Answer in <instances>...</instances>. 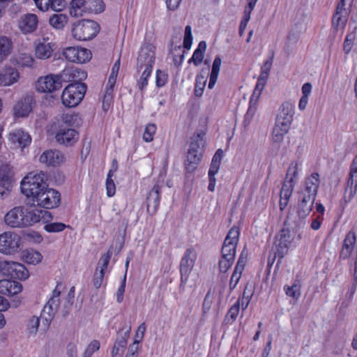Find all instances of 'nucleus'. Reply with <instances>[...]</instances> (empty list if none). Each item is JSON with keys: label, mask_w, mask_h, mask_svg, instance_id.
Instances as JSON below:
<instances>
[{"label": "nucleus", "mask_w": 357, "mask_h": 357, "mask_svg": "<svg viewBox=\"0 0 357 357\" xmlns=\"http://www.w3.org/2000/svg\"><path fill=\"white\" fill-rule=\"evenodd\" d=\"M47 175L40 173L30 172L21 181V191L27 197H32L33 202L45 208H54L61 202L60 193L47 187Z\"/></svg>", "instance_id": "f257e3e1"}, {"label": "nucleus", "mask_w": 357, "mask_h": 357, "mask_svg": "<svg viewBox=\"0 0 357 357\" xmlns=\"http://www.w3.org/2000/svg\"><path fill=\"white\" fill-rule=\"evenodd\" d=\"M204 133H198L192 137V140L188 149L187 160L185 161V168L188 172H192L197 169V165L201 160V158L204 151Z\"/></svg>", "instance_id": "f03ea898"}, {"label": "nucleus", "mask_w": 357, "mask_h": 357, "mask_svg": "<svg viewBox=\"0 0 357 357\" xmlns=\"http://www.w3.org/2000/svg\"><path fill=\"white\" fill-rule=\"evenodd\" d=\"M272 66V59L267 60L261 67V72L257 80L253 93L250 98L249 107L247 110V117H252L257 109L258 100L264 88L266 79Z\"/></svg>", "instance_id": "7ed1b4c3"}, {"label": "nucleus", "mask_w": 357, "mask_h": 357, "mask_svg": "<svg viewBox=\"0 0 357 357\" xmlns=\"http://www.w3.org/2000/svg\"><path fill=\"white\" fill-rule=\"evenodd\" d=\"M86 88V84L79 82L68 84L61 94L63 105L66 107L78 105L84 97Z\"/></svg>", "instance_id": "20e7f679"}, {"label": "nucleus", "mask_w": 357, "mask_h": 357, "mask_svg": "<svg viewBox=\"0 0 357 357\" xmlns=\"http://www.w3.org/2000/svg\"><path fill=\"white\" fill-rule=\"evenodd\" d=\"M100 31L99 24L91 20H82L75 22L72 27V36L77 40H89Z\"/></svg>", "instance_id": "39448f33"}, {"label": "nucleus", "mask_w": 357, "mask_h": 357, "mask_svg": "<svg viewBox=\"0 0 357 357\" xmlns=\"http://www.w3.org/2000/svg\"><path fill=\"white\" fill-rule=\"evenodd\" d=\"M61 284H57L56 288L52 291V296L48 301L47 303L44 306L42 310V330L43 331H47V330L49 328L54 314L59 308L60 303L59 296L61 294V291L58 289V287Z\"/></svg>", "instance_id": "423d86ee"}, {"label": "nucleus", "mask_w": 357, "mask_h": 357, "mask_svg": "<svg viewBox=\"0 0 357 357\" xmlns=\"http://www.w3.org/2000/svg\"><path fill=\"white\" fill-rule=\"evenodd\" d=\"M155 47L150 43L142 45L137 61L138 72L143 70H152L155 62Z\"/></svg>", "instance_id": "0eeeda50"}, {"label": "nucleus", "mask_w": 357, "mask_h": 357, "mask_svg": "<svg viewBox=\"0 0 357 357\" xmlns=\"http://www.w3.org/2000/svg\"><path fill=\"white\" fill-rule=\"evenodd\" d=\"M197 258V253L193 248H189L185 250L180 261V273L181 284H185L188 281L195 261Z\"/></svg>", "instance_id": "6e6552de"}, {"label": "nucleus", "mask_w": 357, "mask_h": 357, "mask_svg": "<svg viewBox=\"0 0 357 357\" xmlns=\"http://www.w3.org/2000/svg\"><path fill=\"white\" fill-rule=\"evenodd\" d=\"M23 213L25 227L32 226L40 220L46 222L52 219L49 211L31 206H23Z\"/></svg>", "instance_id": "1a4fd4ad"}, {"label": "nucleus", "mask_w": 357, "mask_h": 357, "mask_svg": "<svg viewBox=\"0 0 357 357\" xmlns=\"http://www.w3.org/2000/svg\"><path fill=\"white\" fill-rule=\"evenodd\" d=\"M0 271L3 275L13 279L25 280L29 277V272L26 267L15 261H0Z\"/></svg>", "instance_id": "9d476101"}, {"label": "nucleus", "mask_w": 357, "mask_h": 357, "mask_svg": "<svg viewBox=\"0 0 357 357\" xmlns=\"http://www.w3.org/2000/svg\"><path fill=\"white\" fill-rule=\"evenodd\" d=\"M62 87L61 76L48 75L40 77L36 82V89L42 93H52Z\"/></svg>", "instance_id": "9b49d317"}, {"label": "nucleus", "mask_w": 357, "mask_h": 357, "mask_svg": "<svg viewBox=\"0 0 357 357\" xmlns=\"http://www.w3.org/2000/svg\"><path fill=\"white\" fill-rule=\"evenodd\" d=\"M20 239L17 234L10 231L0 234V252L6 255L14 254L20 248Z\"/></svg>", "instance_id": "f8f14e48"}, {"label": "nucleus", "mask_w": 357, "mask_h": 357, "mask_svg": "<svg viewBox=\"0 0 357 357\" xmlns=\"http://www.w3.org/2000/svg\"><path fill=\"white\" fill-rule=\"evenodd\" d=\"M63 55L68 61L79 63L87 62L91 58L90 50L79 47H68L64 49Z\"/></svg>", "instance_id": "ddd939ff"}, {"label": "nucleus", "mask_w": 357, "mask_h": 357, "mask_svg": "<svg viewBox=\"0 0 357 357\" xmlns=\"http://www.w3.org/2000/svg\"><path fill=\"white\" fill-rule=\"evenodd\" d=\"M36 105L33 96L26 94L22 97L14 105L13 112L15 117H27L32 112L33 106Z\"/></svg>", "instance_id": "4468645a"}, {"label": "nucleus", "mask_w": 357, "mask_h": 357, "mask_svg": "<svg viewBox=\"0 0 357 357\" xmlns=\"http://www.w3.org/2000/svg\"><path fill=\"white\" fill-rule=\"evenodd\" d=\"M38 25V18L36 14L26 13L20 16L17 26L20 30L24 34L34 32Z\"/></svg>", "instance_id": "2eb2a0df"}, {"label": "nucleus", "mask_w": 357, "mask_h": 357, "mask_svg": "<svg viewBox=\"0 0 357 357\" xmlns=\"http://www.w3.org/2000/svg\"><path fill=\"white\" fill-rule=\"evenodd\" d=\"M23 214V206L14 207L6 214L4 221L11 227H25Z\"/></svg>", "instance_id": "dca6fc26"}, {"label": "nucleus", "mask_w": 357, "mask_h": 357, "mask_svg": "<svg viewBox=\"0 0 357 357\" xmlns=\"http://www.w3.org/2000/svg\"><path fill=\"white\" fill-rule=\"evenodd\" d=\"M13 170L8 164L0 166V195L3 197L12 187Z\"/></svg>", "instance_id": "f3484780"}, {"label": "nucleus", "mask_w": 357, "mask_h": 357, "mask_svg": "<svg viewBox=\"0 0 357 357\" xmlns=\"http://www.w3.org/2000/svg\"><path fill=\"white\" fill-rule=\"evenodd\" d=\"M319 185V175L318 173H312L305 179L304 188L301 190L299 195L316 199Z\"/></svg>", "instance_id": "a211bd4d"}, {"label": "nucleus", "mask_w": 357, "mask_h": 357, "mask_svg": "<svg viewBox=\"0 0 357 357\" xmlns=\"http://www.w3.org/2000/svg\"><path fill=\"white\" fill-rule=\"evenodd\" d=\"M41 163L48 166H56L65 161L64 155L59 150H47L40 156Z\"/></svg>", "instance_id": "6ab92c4d"}, {"label": "nucleus", "mask_w": 357, "mask_h": 357, "mask_svg": "<svg viewBox=\"0 0 357 357\" xmlns=\"http://www.w3.org/2000/svg\"><path fill=\"white\" fill-rule=\"evenodd\" d=\"M38 9L43 12L52 10L55 12L63 10L66 6L65 0H33Z\"/></svg>", "instance_id": "aec40b11"}, {"label": "nucleus", "mask_w": 357, "mask_h": 357, "mask_svg": "<svg viewBox=\"0 0 357 357\" xmlns=\"http://www.w3.org/2000/svg\"><path fill=\"white\" fill-rule=\"evenodd\" d=\"M55 138L60 144L68 146L73 145L78 140L79 135L74 129H60Z\"/></svg>", "instance_id": "412c9836"}, {"label": "nucleus", "mask_w": 357, "mask_h": 357, "mask_svg": "<svg viewBox=\"0 0 357 357\" xmlns=\"http://www.w3.org/2000/svg\"><path fill=\"white\" fill-rule=\"evenodd\" d=\"M298 165L295 162L290 163L283 185L280 191L293 192L295 183L294 179L298 176Z\"/></svg>", "instance_id": "4be33fe9"}, {"label": "nucleus", "mask_w": 357, "mask_h": 357, "mask_svg": "<svg viewBox=\"0 0 357 357\" xmlns=\"http://www.w3.org/2000/svg\"><path fill=\"white\" fill-rule=\"evenodd\" d=\"M160 187L155 185L150 190L146 198V210L148 213L153 215L156 213L160 202Z\"/></svg>", "instance_id": "5701e85b"}, {"label": "nucleus", "mask_w": 357, "mask_h": 357, "mask_svg": "<svg viewBox=\"0 0 357 357\" xmlns=\"http://www.w3.org/2000/svg\"><path fill=\"white\" fill-rule=\"evenodd\" d=\"M315 199L305 196V195H299L297 214L301 219L305 218L311 212Z\"/></svg>", "instance_id": "b1692460"}, {"label": "nucleus", "mask_w": 357, "mask_h": 357, "mask_svg": "<svg viewBox=\"0 0 357 357\" xmlns=\"http://www.w3.org/2000/svg\"><path fill=\"white\" fill-rule=\"evenodd\" d=\"M294 106L290 102H284L280 107L276 121L291 126L294 114Z\"/></svg>", "instance_id": "393cba45"}, {"label": "nucleus", "mask_w": 357, "mask_h": 357, "mask_svg": "<svg viewBox=\"0 0 357 357\" xmlns=\"http://www.w3.org/2000/svg\"><path fill=\"white\" fill-rule=\"evenodd\" d=\"M9 139L13 144L17 145L21 149L29 146L31 142L30 135L22 130H16L10 132Z\"/></svg>", "instance_id": "a878e982"}, {"label": "nucleus", "mask_w": 357, "mask_h": 357, "mask_svg": "<svg viewBox=\"0 0 357 357\" xmlns=\"http://www.w3.org/2000/svg\"><path fill=\"white\" fill-rule=\"evenodd\" d=\"M13 43L10 38L6 36H0V63L4 62L12 54Z\"/></svg>", "instance_id": "bb28decb"}, {"label": "nucleus", "mask_w": 357, "mask_h": 357, "mask_svg": "<svg viewBox=\"0 0 357 357\" xmlns=\"http://www.w3.org/2000/svg\"><path fill=\"white\" fill-rule=\"evenodd\" d=\"M61 11L56 12L50 16L48 23L53 29L61 31L64 29L68 22V17L67 15L60 13Z\"/></svg>", "instance_id": "cd10ccee"}, {"label": "nucleus", "mask_w": 357, "mask_h": 357, "mask_svg": "<svg viewBox=\"0 0 357 357\" xmlns=\"http://www.w3.org/2000/svg\"><path fill=\"white\" fill-rule=\"evenodd\" d=\"M356 234L353 231H350L347 234L342 250L340 252V257L343 259H347L349 257H350L351 254L352 253L354 245L356 243Z\"/></svg>", "instance_id": "c85d7f7f"}, {"label": "nucleus", "mask_w": 357, "mask_h": 357, "mask_svg": "<svg viewBox=\"0 0 357 357\" xmlns=\"http://www.w3.org/2000/svg\"><path fill=\"white\" fill-rule=\"evenodd\" d=\"M1 84L3 86H9L15 83L20 77L18 71L13 68H8L0 72Z\"/></svg>", "instance_id": "c756f323"}, {"label": "nucleus", "mask_w": 357, "mask_h": 357, "mask_svg": "<svg viewBox=\"0 0 357 357\" xmlns=\"http://www.w3.org/2000/svg\"><path fill=\"white\" fill-rule=\"evenodd\" d=\"M290 126L284 123L276 121L272 132L273 141L276 143L281 142L284 135L288 132Z\"/></svg>", "instance_id": "7c9ffc66"}, {"label": "nucleus", "mask_w": 357, "mask_h": 357, "mask_svg": "<svg viewBox=\"0 0 357 357\" xmlns=\"http://www.w3.org/2000/svg\"><path fill=\"white\" fill-rule=\"evenodd\" d=\"M245 261H244L243 257L241 256L230 280L229 286L231 289H234L239 282L241 275L245 269Z\"/></svg>", "instance_id": "2f4dec72"}, {"label": "nucleus", "mask_w": 357, "mask_h": 357, "mask_svg": "<svg viewBox=\"0 0 357 357\" xmlns=\"http://www.w3.org/2000/svg\"><path fill=\"white\" fill-rule=\"evenodd\" d=\"M290 244L284 243L283 241L275 239V246L273 248V261H275L278 257L279 259L284 257L288 252L289 246Z\"/></svg>", "instance_id": "473e14b6"}, {"label": "nucleus", "mask_w": 357, "mask_h": 357, "mask_svg": "<svg viewBox=\"0 0 357 357\" xmlns=\"http://www.w3.org/2000/svg\"><path fill=\"white\" fill-rule=\"evenodd\" d=\"M130 329L131 328L129 327L128 331L125 332L124 336L116 340L112 351V357H116L123 351V349L127 345V337Z\"/></svg>", "instance_id": "72a5a7b5"}, {"label": "nucleus", "mask_w": 357, "mask_h": 357, "mask_svg": "<svg viewBox=\"0 0 357 357\" xmlns=\"http://www.w3.org/2000/svg\"><path fill=\"white\" fill-rule=\"evenodd\" d=\"M52 49L50 43H39L35 49L36 57L40 59H46L50 57Z\"/></svg>", "instance_id": "f704fd0d"}, {"label": "nucleus", "mask_w": 357, "mask_h": 357, "mask_svg": "<svg viewBox=\"0 0 357 357\" xmlns=\"http://www.w3.org/2000/svg\"><path fill=\"white\" fill-rule=\"evenodd\" d=\"M222 60L220 56H216L213 61L211 73L210 75V79L208 83V88L213 89L218 79L219 71L220 69Z\"/></svg>", "instance_id": "c9c22d12"}, {"label": "nucleus", "mask_w": 357, "mask_h": 357, "mask_svg": "<svg viewBox=\"0 0 357 357\" xmlns=\"http://www.w3.org/2000/svg\"><path fill=\"white\" fill-rule=\"evenodd\" d=\"M301 287L300 281L295 280L291 286L285 285L284 290L288 296L297 300L301 296Z\"/></svg>", "instance_id": "e433bc0d"}, {"label": "nucleus", "mask_w": 357, "mask_h": 357, "mask_svg": "<svg viewBox=\"0 0 357 357\" xmlns=\"http://www.w3.org/2000/svg\"><path fill=\"white\" fill-rule=\"evenodd\" d=\"M348 15L335 13L332 18V26L336 31L343 29L347 22Z\"/></svg>", "instance_id": "4c0bfd02"}, {"label": "nucleus", "mask_w": 357, "mask_h": 357, "mask_svg": "<svg viewBox=\"0 0 357 357\" xmlns=\"http://www.w3.org/2000/svg\"><path fill=\"white\" fill-rule=\"evenodd\" d=\"M86 10L100 13L105 10V3L102 0H87Z\"/></svg>", "instance_id": "58836bf2"}, {"label": "nucleus", "mask_w": 357, "mask_h": 357, "mask_svg": "<svg viewBox=\"0 0 357 357\" xmlns=\"http://www.w3.org/2000/svg\"><path fill=\"white\" fill-rule=\"evenodd\" d=\"M40 321L43 322L42 314H40V317L33 316L29 319L27 330L30 335L36 334L40 327ZM41 325H43V324ZM40 331L44 332L42 330V326H40Z\"/></svg>", "instance_id": "ea45409f"}, {"label": "nucleus", "mask_w": 357, "mask_h": 357, "mask_svg": "<svg viewBox=\"0 0 357 357\" xmlns=\"http://www.w3.org/2000/svg\"><path fill=\"white\" fill-rule=\"evenodd\" d=\"M87 0H72L70 2V13L71 15H77V11H86Z\"/></svg>", "instance_id": "a19ab883"}, {"label": "nucleus", "mask_w": 357, "mask_h": 357, "mask_svg": "<svg viewBox=\"0 0 357 357\" xmlns=\"http://www.w3.org/2000/svg\"><path fill=\"white\" fill-rule=\"evenodd\" d=\"M236 244L225 241L222 248V256L234 259Z\"/></svg>", "instance_id": "79ce46f5"}, {"label": "nucleus", "mask_w": 357, "mask_h": 357, "mask_svg": "<svg viewBox=\"0 0 357 357\" xmlns=\"http://www.w3.org/2000/svg\"><path fill=\"white\" fill-rule=\"evenodd\" d=\"M206 79L202 74H199L196 77V82L195 86V95L197 97H201L203 94L204 89L206 85Z\"/></svg>", "instance_id": "37998d69"}, {"label": "nucleus", "mask_w": 357, "mask_h": 357, "mask_svg": "<svg viewBox=\"0 0 357 357\" xmlns=\"http://www.w3.org/2000/svg\"><path fill=\"white\" fill-rule=\"evenodd\" d=\"M24 259L28 264H36L41 261L42 255L41 254L36 250H27L24 255Z\"/></svg>", "instance_id": "c03bdc74"}, {"label": "nucleus", "mask_w": 357, "mask_h": 357, "mask_svg": "<svg viewBox=\"0 0 357 357\" xmlns=\"http://www.w3.org/2000/svg\"><path fill=\"white\" fill-rule=\"evenodd\" d=\"M245 296V289L243 291L241 298H239L237 302L229 309L227 317H230L232 320H234L239 313L240 303L241 302L242 306L243 305V299Z\"/></svg>", "instance_id": "a18cd8bd"}, {"label": "nucleus", "mask_w": 357, "mask_h": 357, "mask_svg": "<svg viewBox=\"0 0 357 357\" xmlns=\"http://www.w3.org/2000/svg\"><path fill=\"white\" fill-rule=\"evenodd\" d=\"M112 246H111L107 252L103 255L98 261V267L97 268L98 271H102V272L105 273V271L107 269L108 264L111 257L112 255Z\"/></svg>", "instance_id": "49530a36"}, {"label": "nucleus", "mask_w": 357, "mask_h": 357, "mask_svg": "<svg viewBox=\"0 0 357 357\" xmlns=\"http://www.w3.org/2000/svg\"><path fill=\"white\" fill-rule=\"evenodd\" d=\"M22 285L20 282L8 280V296H14L20 293Z\"/></svg>", "instance_id": "de8ad7c7"}, {"label": "nucleus", "mask_w": 357, "mask_h": 357, "mask_svg": "<svg viewBox=\"0 0 357 357\" xmlns=\"http://www.w3.org/2000/svg\"><path fill=\"white\" fill-rule=\"evenodd\" d=\"M156 131V126L155 124L150 123L146 126L144 135L143 139L145 142H150L153 139V135Z\"/></svg>", "instance_id": "09e8293b"}, {"label": "nucleus", "mask_w": 357, "mask_h": 357, "mask_svg": "<svg viewBox=\"0 0 357 357\" xmlns=\"http://www.w3.org/2000/svg\"><path fill=\"white\" fill-rule=\"evenodd\" d=\"M192 43V29L190 25L185 28V34L183 39V47L190 50Z\"/></svg>", "instance_id": "8fccbe9b"}, {"label": "nucleus", "mask_w": 357, "mask_h": 357, "mask_svg": "<svg viewBox=\"0 0 357 357\" xmlns=\"http://www.w3.org/2000/svg\"><path fill=\"white\" fill-rule=\"evenodd\" d=\"M152 70H143L142 74L137 81V86L139 90L142 91L148 84V78L150 77Z\"/></svg>", "instance_id": "3c124183"}, {"label": "nucleus", "mask_w": 357, "mask_h": 357, "mask_svg": "<svg viewBox=\"0 0 357 357\" xmlns=\"http://www.w3.org/2000/svg\"><path fill=\"white\" fill-rule=\"evenodd\" d=\"M292 192H282L280 191V197L279 202V206L280 211H284L287 206L289 199L291 197Z\"/></svg>", "instance_id": "603ef678"}, {"label": "nucleus", "mask_w": 357, "mask_h": 357, "mask_svg": "<svg viewBox=\"0 0 357 357\" xmlns=\"http://www.w3.org/2000/svg\"><path fill=\"white\" fill-rule=\"evenodd\" d=\"M66 227V225L61 222H53L47 224L44 229L48 232H59L63 231Z\"/></svg>", "instance_id": "864d4df0"}, {"label": "nucleus", "mask_w": 357, "mask_h": 357, "mask_svg": "<svg viewBox=\"0 0 357 357\" xmlns=\"http://www.w3.org/2000/svg\"><path fill=\"white\" fill-rule=\"evenodd\" d=\"M234 259L222 257L219 261V268L222 273H225L231 267Z\"/></svg>", "instance_id": "5fc2aeb1"}, {"label": "nucleus", "mask_w": 357, "mask_h": 357, "mask_svg": "<svg viewBox=\"0 0 357 357\" xmlns=\"http://www.w3.org/2000/svg\"><path fill=\"white\" fill-rule=\"evenodd\" d=\"M239 236V229L237 227H232L228 232L227 236H226L225 241H231V243H234L237 244Z\"/></svg>", "instance_id": "6e6d98bb"}, {"label": "nucleus", "mask_w": 357, "mask_h": 357, "mask_svg": "<svg viewBox=\"0 0 357 357\" xmlns=\"http://www.w3.org/2000/svg\"><path fill=\"white\" fill-rule=\"evenodd\" d=\"M168 79V75L166 73L158 70L156 72L155 84L158 87H162L165 85Z\"/></svg>", "instance_id": "4d7b16f0"}, {"label": "nucleus", "mask_w": 357, "mask_h": 357, "mask_svg": "<svg viewBox=\"0 0 357 357\" xmlns=\"http://www.w3.org/2000/svg\"><path fill=\"white\" fill-rule=\"evenodd\" d=\"M354 36L349 34L346 36L343 44V51L345 54H348L354 46Z\"/></svg>", "instance_id": "13d9d810"}, {"label": "nucleus", "mask_w": 357, "mask_h": 357, "mask_svg": "<svg viewBox=\"0 0 357 357\" xmlns=\"http://www.w3.org/2000/svg\"><path fill=\"white\" fill-rule=\"evenodd\" d=\"M213 296L211 294V291L209 290L206 295L205 296V298L204 299L203 305H202V309L204 313H207L211 307L213 303Z\"/></svg>", "instance_id": "bf43d9fd"}, {"label": "nucleus", "mask_w": 357, "mask_h": 357, "mask_svg": "<svg viewBox=\"0 0 357 357\" xmlns=\"http://www.w3.org/2000/svg\"><path fill=\"white\" fill-rule=\"evenodd\" d=\"M104 275L105 273L102 272V271H98V268L96 269L93 279V285L96 288L98 289L100 287L102 284Z\"/></svg>", "instance_id": "052dcab7"}, {"label": "nucleus", "mask_w": 357, "mask_h": 357, "mask_svg": "<svg viewBox=\"0 0 357 357\" xmlns=\"http://www.w3.org/2000/svg\"><path fill=\"white\" fill-rule=\"evenodd\" d=\"M126 273H125L122 282L119 286L117 292H116V301L119 303H121L123 301V294L126 289Z\"/></svg>", "instance_id": "680f3d73"}, {"label": "nucleus", "mask_w": 357, "mask_h": 357, "mask_svg": "<svg viewBox=\"0 0 357 357\" xmlns=\"http://www.w3.org/2000/svg\"><path fill=\"white\" fill-rule=\"evenodd\" d=\"M139 342V340L135 339V342L131 345H130L128 351L126 354L127 356H130L131 357H137L139 349L138 343Z\"/></svg>", "instance_id": "e2e57ef3"}, {"label": "nucleus", "mask_w": 357, "mask_h": 357, "mask_svg": "<svg viewBox=\"0 0 357 357\" xmlns=\"http://www.w3.org/2000/svg\"><path fill=\"white\" fill-rule=\"evenodd\" d=\"M276 239L284 243L290 244V234L287 229H282L280 234L276 236Z\"/></svg>", "instance_id": "0e129e2a"}, {"label": "nucleus", "mask_w": 357, "mask_h": 357, "mask_svg": "<svg viewBox=\"0 0 357 357\" xmlns=\"http://www.w3.org/2000/svg\"><path fill=\"white\" fill-rule=\"evenodd\" d=\"M204 58V53L199 50H195L192 58L190 61H192L195 66L199 65Z\"/></svg>", "instance_id": "69168bd1"}, {"label": "nucleus", "mask_w": 357, "mask_h": 357, "mask_svg": "<svg viewBox=\"0 0 357 357\" xmlns=\"http://www.w3.org/2000/svg\"><path fill=\"white\" fill-rule=\"evenodd\" d=\"M106 188L108 197H112L115 194L116 186L112 178L106 180Z\"/></svg>", "instance_id": "338daca9"}, {"label": "nucleus", "mask_w": 357, "mask_h": 357, "mask_svg": "<svg viewBox=\"0 0 357 357\" xmlns=\"http://www.w3.org/2000/svg\"><path fill=\"white\" fill-rule=\"evenodd\" d=\"M100 344L98 340H93L89 345L87 347L85 351L89 354H93V352L98 351L100 349Z\"/></svg>", "instance_id": "774afa93"}]
</instances>
